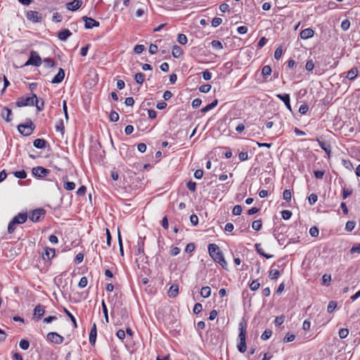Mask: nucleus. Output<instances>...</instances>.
Returning a JSON list of instances; mask_svg holds the SVG:
<instances>
[{
    "label": "nucleus",
    "instance_id": "1",
    "mask_svg": "<svg viewBox=\"0 0 360 360\" xmlns=\"http://www.w3.org/2000/svg\"><path fill=\"white\" fill-rule=\"evenodd\" d=\"M15 105L19 108L35 105L38 111H41L44 108V104L42 100H39L36 94H32L31 96L19 98L16 101Z\"/></svg>",
    "mask_w": 360,
    "mask_h": 360
},
{
    "label": "nucleus",
    "instance_id": "2",
    "mask_svg": "<svg viewBox=\"0 0 360 360\" xmlns=\"http://www.w3.org/2000/svg\"><path fill=\"white\" fill-rule=\"evenodd\" d=\"M208 252L213 260L218 263L223 269H227V263L225 260L222 252L219 246L214 243L208 245Z\"/></svg>",
    "mask_w": 360,
    "mask_h": 360
},
{
    "label": "nucleus",
    "instance_id": "3",
    "mask_svg": "<svg viewBox=\"0 0 360 360\" xmlns=\"http://www.w3.org/2000/svg\"><path fill=\"white\" fill-rule=\"evenodd\" d=\"M27 214L26 212L18 213L9 222L8 226V232L9 233H13L16 228V226L25 223L27 221Z\"/></svg>",
    "mask_w": 360,
    "mask_h": 360
},
{
    "label": "nucleus",
    "instance_id": "4",
    "mask_svg": "<svg viewBox=\"0 0 360 360\" xmlns=\"http://www.w3.org/2000/svg\"><path fill=\"white\" fill-rule=\"evenodd\" d=\"M18 129L20 134L23 136H27L32 134L34 129V126L31 121L29 120L26 124H20L18 126Z\"/></svg>",
    "mask_w": 360,
    "mask_h": 360
},
{
    "label": "nucleus",
    "instance_id": "5",
    "mask_svg": "<svg viewBox=\"0 0 360 360\" xmlns=\"http://www.w3.org/2000/svg\"><path fill=\"white\" fill-rule=\"evenodd\" d=\"M42 60L41 57L35 51H32L30 52V56L27 61L25 63V65H34L36 67H39L41 65Z\"/></svg>",
    "mask_w": 360,
    "mask_h": 360
},
{
    "label": "nucleus",
    "instance_id": "6",
    "mask_svg": "<svg viewBox=\"0 0 360 360\" xmlns=\"http://www.w3.org/2000/svg\"><path fill=\"white\" fill-rule=\"evenodd\" d=\"M108 302L112 308V313L115 310L118 309L122 306V302L119 300L117 294H114L108 297Z\"/></svg>",
    "mask_w": 360,
    "mask_h": 360
},
{
    "label": "nucleus",
    "instance_id": "7",
    "mask_svg": "<svg viewBox=\"0 0 360 360\" xmlns=\"http://www.w3.org/2000/svg\"><path fill=\"white\" fill-rule=\"evenodd\" d=\"M49 172H50L49 169H46L43 167H40V166L33 167L32 169V174L34 176L39 177V178H42V177L47 176V174H49Z\"/></svg>",
    "mask_w": 360,
    "mask_h": 360
},
{
    "label": "nucleus",
    "instance_id": "8",
    "mask_svg": "<svg viewBox=\"0 0 360 360\" xmlns=\"http://www.w3.org/2000/svg\"><path fill=\"white\" fill-rule=\"evenodd\" d=\"M238 340H246V333H247V323L245 320H242L238 324Z\"/></svg>",
    "mask_w": 360,
    "mask_h": 360
},
{
    "label": "nucleus",
    "instance_id": "9",
    "mask_svg": "<svg viewBox=\"0 0 360 360\" xmlns=\"http://www.w3.org/2000/svg\"><path fill=\"white\" fill-rule=\"evenodd\" d=\"M47 339L55 344L60 345L63 343L64 338L57 333L51 332L47 334Z\"/></svg>",
    "mask_w": 360,
    "mask_h": 360
},
{
    "label": "nucleus",
    "instance_id": "10",
    "mask_svg": "<svg viewBox=\"0 0 360 360\" xmlns=\"http://www.w3.org/2000/svg\"><path fill=\"white\" fill-rule=\"evenodd\" d=\"M45 314V307L41 304H38L34 309V319L37 321L40 320Z\"/></svg>",
    "mask_w": 360,
    "mask_h": 360
},
{
    "label": "nucleus",
    "instance_id": "11",
    "mask_svg": "<svg viewBox=\"0 0 360 360\" xmlns=\"http://www.w3.org/2000/svg\"><path fill=\"white\" fill-rule=\"evenodd\" d=\"M44 214L45 210L44 209L34 210L30 215V219L33 222H37L40 220L41 217Z\"/></svg>",
    "mask_w": 360,
    "mask_h": 360
},
{
    "label": "nucleus",
    "instance_id": "12",
    "mask_svg": "<svg viewBox=\"0 0 360 360\" xmlns=\"http://www.w3.org/2000/svg\"><path fill=\"white\" fill-rule=\"evenodd\" d=\"M82 19L85 22L84 26L86 29H92L94 27L99 26V22L91 18L84 16Z\"/></svg>",
    "mask_w": 360,
    "mask_h": 360
},
{
    "label": "nucleus",
    "instance_id": "13",
    "mask_svg": "<svg viewBox=\"0 0 360 360\" xmlns=\"http://www.w3.org/2000/svg\"><path fill=\"white\" fill-rule=\"evenodd\" d=\"M27 18L33 22H38L41 21V15L37 11H30L27 13Z\"/></svg>",
    "mask_w": 360,
    "mask_h": 360
},
{
    "label": "nucleus",
    "instance_id": "14",
    "mask_svg": "<svg viewBox=\"0 0 360 360\" xmlns=\"http://www.w3.org/2000/svg\"><path fill=\"white\" fill-rule=\"evenodd\" d=\"M276 97L284 103L286 108L290 112L292 111V108H291V105H290V95L288 94H277Z\"/></svg>",
    "mask_w": 360,
    "mask_h": 360
},
{
    "label": "nucleus",
    "instance_id": "15",
    "mask_svg": "<svg viewBox=\"0 0 360 360\" xmlns=\"http://www.w3.org/2000/svg\"><path fill=\"white\" fill-rule=\"evenodd\" d=\"M96 336H97V329H96V324L95 323H93L92 327L91 328V331L89 333V340L91 345H94L96 340Z\"/></svg>",
    "mask_w": 360,
    "mask_h": 360
},
{
    "label": "nucleus",
    "instance_id": "16",
    "mask_svg": "<svg viewBox=\"0 0 360 360\" xmlns=\"http://www.w3.org/2000/svg\"><path fill=\"white\" fill-rule=\"evenodd\" d=\"M82 5V0H73L72 2L67 4V8L70 11H77Z\"/></svg>",
    "mask_w": 360,
    "mask_h": 360
},
{
    "label": "nucleus",
    "instance_id": "17",
    "mask_svg": "<svg viewBox=\"0 0 360 360\" xmlns=\"http://www.w3.org/2000/svg\"><path fill=\"white\" fill-rule=\"evenodd\" d=\"M65 77V71L63 68H60L57 75L52 79V84L60 83Z\"/></svg>",
    "mask_w": 360,
    "mask_h": 360
},
{
    "label": "nucleus",
    "instance_id": "18",
    "mask_svg": "<svg viewBox=\"0 0 360 360\" xmlns=\"http://www.w3.org/2000/svg\"><path fill=\"white\" fill-rule=\"evenodd\" d=\"M12 111L7 107H4L1 111V117L7 122H9L12 120Z\"/></svg>",
    "mask_w": 360,
    "mask_h": 360
},
{
    "label": "nucleus",
    "instance_id": "19",
    "mask_svg": "<svg viewBox=\"0 0 360 360\" xmlns=\"http://www.w3.org/2000/svg\"><path fill=\"white\" fill-rule=\"evenodd\" d=\"M314 32L311 28H306L301 31L300 36L302 39H307L314 36Z\"/></svg>",
    "mask_w": 360,
    "mask_h": 360
},
{
    "label": "nucleus",
    "instance_id": "20",
    "mask_svg": "<svg viewBox=\"0 0 360 360\" xmlns=\"http://www.w3.org/2000/svg\"><path fill=\"white\" fill-rule=\"evenodd\" d=\"M359 74V70L356 67H353L350 70L346 72V77L351 81L354 80Z\"/></svg>",
    "mask_w": 360,
    "mask_h": 360
},
{
    "label": "nucleus",
    "instance_id": "21",
    "mask_svg": "<svg viewBox=\"0 0 360 360\" xmlns=\"http://www.w3.org/2000/svg\"><path fill=\"white\" fill-rule=\"evenodd\" d=\"M55 256V249L46 248L44 253L42 254L44 260H51Z\"/></svg>",
    "mask_w": 360,
    "mask_h": 360
},
{
    "label": "nucleus",
    "instance_id": "22",
    "mask_svg": "<svg viewBox=\"0 0 360 360\" xmlns=\"http://www.w3.org/2000/svg\"><path fill=\"white\" fill-rule=\"evenodd\" d=\"M33 145L38 149H43L46 147L48 142L43 139H37L34 141Z\"/></svg>",
    "mask_w": 360,
    "mask_h": 360
},
{
    "label": "nucleus",
    "instance_id": "23",
    "mask_svg": "<svg viewBox=\"0 0 360 360\" xmlns=\"http://www.w3.org/2000/svg\"><path fill=\"white\" fill-rule=\"evenodd\" d=\"M317 141L319 143V146H320V148L322 150H323L326 152V153L329 156L331 153V147L330 143L319 140H317Z\"/></svg>",
    "mask_w": 360,
    "mask_h": 360
},
{
    "label": "nucleus",
    "instance_id": "24",
    "mask_svg": "<svg viewBox=\"0 0 360 360\" xmlns=\"http://www.w3.org/2000/svg\"><path fill=\"white\" fill-rule=\"evenodd\" d=\"M68 176H64L63 181H64V188L67 191H72L75 188V184L72 181H68Z\"/></svg>",
    "mask_w": 360,
    "mask_h": 360
},
{
    "label": "nucleus",
    "instance_id": "25",
    "mask_svg": "<svg viewBox=\"0 0 360 360\" xmlns=\"http://www.w3.org/2000/svg\"><path fill=\"white\" fill-rule=\"evenodd\" d=\"M71 34L72 33L69 30L65 29L58 32V37L61 41H65Z\"/></svg>",
    "mask_w": 360,
    "mask_h": 360
},
{
    "label": "nucleus",
    "instance_id": "26",
    "mask_svg": "<svg viewBox=\"0 0 360 360\" xmlns=\"http://www.w3.org/2000/svg\"><path fill=\"white\" fill-rule=\"evenodd\" d=\"M183 49L180 46L177 45L173 46L172 49V54L173 57L178 58L183 54Z\"/></svg>",
    "mask_w": 360,
    "mask_h": 360
},
{
    "label": "nucleus",
    "instance_id": "27",
    "mask_svg": "<svg viewBox=\"0 0 360 360\" xmlns=\"http://www.w3.org/2000/svg\"><path fill=\"white\" fill-rule=\"evenodd\" d=\"M218 104V100L215 99L211 103L207 105L205 107L202 108L201 109V112L202 113L207 112L210 111V110L213 109L214 107H216Z\"/></svg>",
    "mask_w": 360,
    "mask_h": 360
},
{
    "label": "nucleus",
    "instance_id": "28",
    "mask_svg": "<svg viewBox=\"0 0 360 360\" xmlns=\"http://www.w3.org/2000/svg\"><path fill=\"white\" fill-rule=\"evenodd\" d=\"M179 292V287L176 285H172L169 290H168V295L170 297H175Z\"/></svg>",
    "mask_w": 360,
    "mask_h": 360
},
{
    "label": "nucleus",
    "instance_id": "29",
    "mask_svg": "<svg viewBox=\"0 0 360 360\" xmlns=\"http://www.w3.org/2000/svg\"><path fill=\"white\" fill-rule=\"evenodd\" d=\"M274 236L275 237V238L277 240L278 243L280 245L284 244L285 238L283 236L281 235V233H279L278 230H277L276 229H275L274 231Z\"/></svg>",
    "mask_w": 360,
    "mask_h": 360
},
{
    "label": "nucleus",
    "instance_id": "30",
    "mask_svg": "<svg viewBox=\"0 0 360 360\" xmlns=\"http://www.w3.org/2000/svg\"><path fill=\"white\" fill-rule=\"evenodd\" d=\"M255 248H256L257 252L260 255L264 257L266 259H269V258H271L273 257L272 255L266 254L264 252V250L262 248H260V244L259 243H256L255 244Z\"/></svg>",
    "mask_w": 360,
    "mask_h": 360
},
{
    "label": "nucleus",
    "instance_id": "31",
    "mask_svg": "<svg viewBox=\"0 0 360 360\" xmlns=\"http://www.w3.org/2000/svg\"><path fill=\"white\" fill-rule=\"evenodd\" d=\"M271 68L269 65H265L262 69V75L264 78L266 79L271 74Z\"/></svg>",
    "mask_w": 360,
    "mask_h": 360
},
{
    "label": "nucleus",
    "instance_id": "32",
    "mask_svg": "<svg viewBox=\"0 0 360 360\" xmlns=\"http://www.w3.org/2000/svg\"><path fill=\"white\" fill-rule=\"evenodd\" d=\"M56 131H60L62 135L64 134L65 124H64V121L63 120H60L56 122Z\"/></svg>",
    "mask_w": 360,
    "mask_h": 360
},
{
    "label": "nucleus",
    "instance_id": "33",
    "mask_svg": "<svg viewBox=\"0 0 360 360\" xmlns=\"http://www.w3.org/2000/svg\"><path fill=\"white\" fill-rule=\"evenodd\" d=\"M200 295L204 298H207L211 295V288L209 286L202 287L200 291Z\"/></svg>",
    "mask_w": 360,
    "mask_h": 360
},
{
    "label": "nucleus",
    "instance_id": "34",
    "mask_svg": "<svg viewBox=\"0 0 360 360\" xmlns=\"http://www.w3.org/2000/svg\"><path fill=\"white\" fill-rule=\"evenodd\" d=\"M237 349L240 353H244L246 351V340H239L237 345Z\"/></svg>",
    "mask_w": 360,
    "mask_h": 360
},
{
    "label": "nucleus",
    "instance_id": "35",
    "mask_svg": "<svg viewBox=\"0 0 360 360\" xmlns=\"http://www.w3.org/2000/svg\"><path fill=\"white\" fill-rule=\"evenodd\" d=\"M212 47L215 50H221L224 48L223 44L219 40H213L211 42Z\"/></svg>",
    "mask_w": 360,
    "mask_h": 360
},
{
    "label": "nucleus",
    "instance_id": "36",
    "mask_svg": "<svg viewBox=\"0 0 360 360\" xmlns=\"http://www.w3.org/2000/svg\"><path fill=\"white\" fill-rule=\"evenodd\" d=\"M280 271L277 269H271L269 271V276L271 280H274L278 278L280 276Z\"/></svg>",
    "mask_w": 360,
    "mask_h": 360
},
{
    "label": "nucleus",
    "instance_id": "37",
    "mask_svg": "<svg viewBox=\"0 0 360 360\" xmlns=\"http://www.w3.org/2000/svg\"><path fill=\"white\" fill-rule=\"evenodd\" d=\"M14 176L20 179H24L27 177V173L25 170H20V171H15L13 172Z\"/></svg>",
    "mask_w": 360,
    "mask_h": 360
},
{
    "label": "nucleus",
    "instance_id": "38",
    "mask_svg": "<svg viewBox=\"0 0 360 360\" xmlns=\"http://www.w3.org/2000/svg\"><path fill=\"white\" fill-rule=\"evenodd\" d=\"M144 78L145 75L141 72L136 73L134 77L136 82L139 84H142L143 83Z\"/></svg>",
    "mask_w": 360,
    "mask_h": 360
},
{
    "label": "nucleus",
    "instance_id": "39",
    "mask_svg": "<svg viewBox=\"0 0 360 360\" xmlns=\"http://www.w3.org/2000/svg\"><path fill=\"white\" fill-rule=\"evenodd\" d=\"M356 223L354 221H348L345 225V230L348 232H351L355 228Z\"/></svg>",
    "mask_w": 360,
    "mask_h": 360
},
{
    "label": "nucleus",
    "instance_id": "40",
    "mask_svg": "<svg viewBox=\"0 0 360 360\" xmlns=\"http://www.w3.org/2000/svg\"><path fill=\"white\" fill-rule=\"evenodd\" d=\"M101 304H102V309H103V312L104 314L105 322L108 323L109 322L108 311L107 306H106L104 300L102 301Z\"/></svg>",
    "mask_w": 360,
    "mask_h": 360
},
{
    "label": "nucleus",
    "instance_id": "41",
    "mask_svg": "<svg viewBox=\"0 0 360 360\" xmlns=\"http://www.w3.org/2000/svg\"><path fill=\"white\" fill-rule=\"evenodd\" d=\"M262 220H255L252 224V228L255 231H259L262 228Z\"/></svg>",
    "mask_w": 360,
    "mask_h": 360
},
{
    "label": "nucleus",
    "instance_id": "42",
    "mask_svg": "<svg viewBox=\"0 0 360 360\" xmlns=\"http://www.w3.org/2000/svg\"><path fill=\"white\" fill-rule=\"evenodd\" d=\"M350 25V21L348 19H345L342 21L340 27L343 31H347L349 29Z\"/></svg>",
    "mask_w": 360,
    "mask_h": 360
},
{
    "label": "nucleus",
    "instance_id": "43",
    "mask_svg": "<svg viewBox=\"0 0 360 360\" xmlns=\"http://www.w3.org/2000/svg\"><path fill=\"white\" fill-rule=\"evenodd\" d=\"M177 41L179 44L185 45L187 43L188 39L184 34H179L177 37Z\"/></svg>",
    "mask_w": 360,
    "mask_h": 360
},
{
    "label": "nucleus",
    "instance_id": "44",
    "mask_svg": "<svg viewBox=\"0 0 360 360\" xmlns=\"http://www.w3.org/2000/svg\"><path fill=\"white\" fill-rule=\"evenodd\" d=\"M44 66L48 68H53L55 66L54 61L51 58H44Z\"/></svg>",
    "mask_w": 360,
    "mask_h": 360
},
{
    "label": "nucleus",
    "instance_id": "45",
    "mask_svg": "<svg viewBox=\"0 0 360 360\" xmlns=\"http://www.w3.org/2000/svg\"><path fill=\"white\" fill-rule=\"evenodd\" d=\"M20 347L23 350H27L30 347V342L27 340H21L19 342Z\"/></svg>",
    "mask_w": 360,
    "mask_h": 360
},
{
    "label": "nucleus",
    "instance_id": "46",
    "mask_svg": "<svg viewBox=\"0 0 360 360\" xmlns=\"http://www.w3.org/2000/svg\"><path fill=\"white\" fill-rule=\"evenodd\" d=\"M271 335H272V331L271 330H269V329H266L264 331V333L262 334L261 339L263 340H266L269 338H270Z\"/></svg>",
    "mask_w": 360,
    "mask_h": 360
},
{
    "label": "nucleus",
    "instance_id": "47",
    "mask_svg": "<svg viewBox=\"0 0 360 360\" xmlns=\"http://www.w3.org/2000/svg\"><path fill=\"white\" fill-rule=\"evenodd\" d=\"M349 335V330L347 328H341L339 330V337L341 339L346 338Z\"/></svg>",
    "mask_w": 360,
    "mask_h": 360
},
{
    "label": "nucleus",
    "instance_id": "48",
    "mask_svg": "<svg viewBox=\"0 0 360 360\" xmlns=\"http://www.w3.org/2000/svg\"><path fill=\"white\" fill-rule=\"evenodd\" d=\"M109 118L111 122H115L119 120V115L115 111H111L109 115Z\"/></svg>",
    "mask_w": 360,
    "mask_h": 360
},
{
    "label": "nucleus",
    "instance_id": "49",
    "mask_svg": "<svg viewBox=\"0 0 360 360\" xmlns=\"http://www.w3.org/2000/svg\"><path fill=\"white\" fill-rule=\"evenodd\" d=\"M331 280L330 275L324 274L322 276V284L323 285H328Z\"/></svg>",
    "mask_w": 360,
    "mask_h": 360
},
{
    "label": "nucleus",
    "instance_id": "50",
    "mask_svg": "<svg viewBox=\"0 0 360 360\" xmlns=\"http://www.w3.org/2000/svg\"><path fill=\"white\" fill-rule=\"evenodd\" d=\"M259 283L257 281V280H254L252 281V283L250 284V288L252 291L257 290L259 288Z\"/></svg>",
    "mask_w": 360,
    "mask_h": 360
},
{
    "label": "nucleus",
    "instance_id": "51",
    "mask_svg": "<svg viewBox=\"0 0 360 360\" xmlns=\"http://www.w3.org/2000/svg\"><path fill=\"white\" fill-rule=\"evenodd\" d=\"M337 307V303L334 301H330L328 303L327 311L328 313H332Z\"/></svg>",
    "mask_w": 360,
    "mask_h": 360
},
{
    "label": "nucleus",
    "instance_id": "52",
    "mask_svg": "<svg viewBox=\"0 0 360 360\" xmlns=\"http://www.w3.org/2000/svg\"><path fill=\"white\" fill-rule=\"evenodd\" d=\"M305 68L307 71L311 72L314 68V63L311 59L307 61Z\"/></svg>",
    "mask_w": 360,
    "mask_h": 360
},
{
    "label": "nucleus",
    "instance_id": "53",
    "mask_svg": "<svg viewBox=\"0 0 360 360\" xmlns=\"http://www.w3.org/2000/svg\"><path fill=\"white\" fill-rule=\"evenodd\" d=\"M291 196H292V194H291V191L290 190L286 189L283 191V199L285 200H286L287 202H289L291 200Z\"/></svg>",
    "mask_w": 360,
    "mask_h": 360
},
{
    "label": "nucleus",
    "instance_id": "54",
    "mask_svg": "<svg viewBox=\"0 0 360 360\" xmlns=\"http://www.w3.org/2000/svg\"><path fill=\"white\" fill-rule=\"evenodd\" d=\"M87 283H88L87 278L85 276H83L80 278V281L78 283V286L80 288H84L87 285Z\"/></svg>",
    "mask_w": 360,
    "mask_h": 360
},
{
    "label": "nucleus",
    "instance_id": "55",
    "mask_svg": "<svg viewBox=\"0 0 360 360\" xmlns=\"http://www.w3.org/2000/svg\"><path fill=\"white\" fill-rule=\"evenodd\" d=\"M212 88L210 84H204L200 86L199 91L202 93H208Z\"/></svg>",
    "mask_w": 360,
    "mask_h": 360
},
{
    "label": "nucleus",
    "instance_id": "56",
    "mask_svg": "<svg viewBox=\"0 0 360 360\" xmlns=\"http://www.w3.org/2000/svg\"><path fill=\"white\" fill-rule=\"evenodd\" d=\"M242 207L240 205H235L233 208L232 213L233 215H240L242 212Z\"/></svg>",
    "mask_w": 360,
    "mask_h": 360
},
{
    "label": "nucleus",
    "instance_id": "57",
    "mask_svg": "<svg viewBox=\"0 0 360 360\" xmlns=\"http://www.w3.org/2000/svg\"><path fill=\"white\" fill-rule=\"evenodd\" d=\"M317 199H318L317 195L316 194H314V193H311L308 197L309 203L311 205H312L316 203V202L317 201Z\"/></svg>",
    "mask_w": 360,
    "mask_h": 360
},
{
    "label": "nucleus",
    "instance_id": "58",
    "mask_svg": "<svg viewBox=\"0 0 360 360\" xmlns=\"http://www.w3.org/2000/svg\"><path fill=\"white\" fill-rule=\"evenodd\" d=\"M281 216L283 219L288 220L292 216V212L290 210H283L281 212Z\"/></svg>",
    "mask_w": 360,
    "mask_h": 360
},
{
    "label": "nucleus",
    "instance_id": "59",
    "mask_svg": "<svg viewBox=\"0 0 360 360\" xmlns=\"http://www.w3.org/2000/svg\"><path fill=\"white\" fill-rule=\"evenodd\" d=\"M309 110V106L306 103L301 105L299 108V112L302 115L305 114Z\"/></svg>",
    "mask_w": 360,
    "mask_h": 360
},
{
    "label": "nucleus",
    "instance_id": "60",
    "mask_svg": "<svg viewBox=\"0 0 360 360\" xmlns=\"http://www.w3.org/2000/svg\"><path fill=\"white\" fill-rule=\"evenodd\" d=\"M295 335L291 333H287L283 339L285 342H290L295 340Z\"/></svg>",
    "mask_w": 360,
    "mask_h": 360
},
{
    "label": "nucleus",
    "instance_id": "61",
    "mask_svg": "<svg viewBox=\"0 0 360 360\" xmlns=\"http://www.w3.org/2000/svg\"><path fill=\"white\" fill-rule=\"evenodd\" d=\"M309 233L312 237H317L319 236V231L318 228H316V226H313L310 228Z\"/></svg>",
    "mask_w": 360,
    "mask_h": 360
},
{
    "label": "nucleus",
    "instance_id": "62",
    "mask_svg": "<svg viewBox=\"0 0 360 360\" xmlns=\"http://www.w3.org/2000/svg\"><path fill=\"white\" fill-rule=\"evenodd\" d=\"M222 22V19L220 18H214L212 20V26L217 27Z\"/></svg>",
    "mask_w": 360,
    "mask_h": 360
},
{
    "label": "nucleus",
    "instance_id": "63",
    "mask_svg": "<svg viewBox=\"0 0 360 360\" xmlns=\"http://www.w3.org/2000/svg\"><path fill=\"white\" fill-rule=\"evenodd\" d=\"M145 47L143 45H141V44H137L135 46V47L134 48V51L137 53V54H139V53H141L143 50H144Z\"/></svg>",
    "mask_w": 360,
    "mask_h": 360
},
{
    "label": "nucleus",
    "instance_id": "64",
    "mask_svg": "<svg viewBox=\"0 0 360 360\" xmlns=\"http://www.w3.org/2000/svg\"><path fill=\"white\" fill-rule=\"evenodd\" d=\"M282 54H283V49H281V47H278L276 49V51L274 52V58L276 60H278L281 58Z\"/></svg>",
    "mask_w": 360,
    "mask_h": 360
}]
</instances>
